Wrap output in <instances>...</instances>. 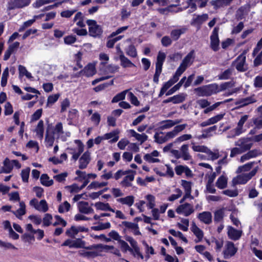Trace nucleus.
I'll return each mask as SVG.
<instances>
[{"label": "nucleus", "instance_id": "38", "mask_svg": "<svg viewBox=\"0 0 262 262\" xmlns=\"http://www.w3.org/2000/svg\"><path fill=\"white\" fill-rule=\"evenodd\" d=\"M246 9V7L245 6H241L237 9L235 14V17L237 20H242L244 18Z\"/></svg>", "mask_w": 262, "mask_h": 262}, {"label": "nucleus", "instance_id": "30", "mask_svg": "<svg viewBox=\"0 0 262 262\" xmlns=\"http://www.w3.org/2000/svg\"><path fill=\"white\" fill-rule=\"evenodd\" d=\"M246 57L244 56L236 65V69L238 72H243L247 70V68L245 67V64L246 63Z\"/></svg>", "mask_w": 262, "mask_h": 262}, {"label": "nucleus", "instance_id": "18", "mask_svg": "<svg viewBox=\"0 0 262 262\" xmlns=\"http://www.w3.org/2000/svg\"><path fill=\"white\" fill-rule=\"evenodd\" d=\"M208 18V15L207 14H203L202 15H198L196 17L193 18L191 22V25L198 24L199 25H202L204 21H206Z\"/></svg>", "mask_w": 262, "mask_h": 262}, {"label": "nucleus", "instance_id": "40", "mask_svg": "<svg viewBox=\"0 0 262 262\" xmlns=\"http://www.w3.org/2000/svg\"><path fill=\"white\" fill-rule=\"evenodd\" d=\"M30 167H27L21 171V177L24 182L27 183L28 182V179L30 175Z\"/></svg>", "mask_w": 262, "mask_h": 262}, {"label": "nucleus", "instance_id": "3", "mask_svg": "<svg viewBox=\"0 0 262 262\" xmlns=\"http://www.w3.org/2000/svg\"><path fill=\"white\" fill-rule=\"evenodd\" d=\"M257 170L258 167L257 166L249 173H242L237 175L236 177L234 178L232 181L233 185L235 186L237 184H245L256 174Z\"/></svg>", "mask_w": 262, "mask_h": 262}, {"label": "nucleus", "instance_id": "13", "mask_svg": "<svg viewBox=\"0 0 262 262\" xmlns=\"http://www.w3.org/2000/svg\"><path fill=\"white\" fill-rule=\"evenodd\" d=\"M198 217L201 222L206 224H210L212 222V214L209 211H204L200 213Z\"/></svg>", "mask_w": 262, "mask_h": 262}, {"label": "nucleus", "instance_id": "58", "mask_svg": "<svg viewBox=\"0 0 262 262\" xmlns=\"http://www.w3.org/2000/svg\"><path fill=\"white\" fill-rule=\"evenodd\" d=\"M0 247L4 248L5 249H14L16 250L17 248L15 247L13 245H12L10 243H6L3 242L2 241H0Z\"/></svg>", "mask_w": 262, "mask_h": 262}, {"label": "nucleus", "instance_id": "41", "mask_svg": "<svg viewBox=\"0 0 262 262\" xmlns=\"http://www.w3.org/2000/svg\"><path fill=\"white\" fill-rule=\"evenodd\" d=\"M9 76V69L8 67L5 68L3 71L2 79H1V85L4 87L6 85L7 83V79Z\"/></svg>", "mask_w": 262, "mask_h": 262}, {"label": "nucleus", "instance_id": "19", "mask_svg": "<svg viewBox=\"0 0 262 262\" xmlns=\"http://www.w3.org/2000/svg\"><path fill=\"white\" fill-rule=\"evenodd\" d=\"M129 133L132 137H135L138 141L142 144L147 140L148 137L145 134H139L137 133L134 129H130Z\"/></svg>", "mask_w": 262, "mask_h": 262}, {"label": "nucleus", "instance_id": "20", "mask_svg": "<svg viewBox=\"0 0 262 262\" xmlns=\"http://www.w3.org/2000/svg\"><path fill=\"white\" fill-rule=\"evenodd\" d=\"M191 231L199 239L198 241L195 240V242L198 243L200 242L203 237L204 233L203 231L198 227L194 222L192 224Z\"/></svg>", "mask_w": 262, "mask_h": 262}, {"label": "nucleus", "instance_id": "27", "mask_svg": "<svg viewBox=\"0 0 262 262\" xmlns=\"http://www.w3.org/2000/svg\"><path fill=\"white\" fill-rule=\"evenodd\" d=\"M126 54L132 57L135 58L137 56V52L135 46L133 45H130L125 49Z\"/></svg>", "mask_w": 262, "mask_h": 262}, {"label": "nucleus", "instance_id": "42", "mask_svg": "<svg viewBox=\"0 0 262 262\" xmlns=\"http://www.w3.org/2000/svg\"><path fill=\"white\" fill-rule=\"evenodd\" d=\"M160 124H163V125L160 127V128L162 130L169 128L174 126L173 124V120H166L162 121L160 122Z\"/></svg>", "mask_w": 262, "mask_h": 262}, {"label": "nucleus", "instance_id": "12", "mask_svg": "<svg viewBox=\"0 0 262 262\" xmlns=\"http://www.w3.org/2000/svg\"><path fill=\"white\" fill-rule=\"evenodd\" d=\"M252 141V138H246L241 139L239 141L241 143L236 144V145L241 146L243 152L249 150L252 146V143H247L249 141Z\"/></svg>", "mask_w": 262, "mask_h": 262}, {"label": "nucleus", "instance_id": "36", "mask_svg": "<svg viewBox=\"0 0 262 262\" xmlns=\"http://www.w3.org/2000/svg\"><path fill=\"white\" fill-rule=\"evenodd\" d=\"M99 224L98 226L91 227V229L95 231H99L108 229L111 227V224L109 222L105 223H99Z\"/></svg>", "mask_w": 262, "mask_h": 262}, {"label": "nucleus", "instance_id": "23", "mask_svg": "<svg viewBox=\"0 0 262 262\" xmlns=\"http://www.w3.org/2000/svg\"><path fill=\"white\" fill-rule=\"evenodd\" d=\"M215 186L219 189H223L227 187V179L226 177L222 175L220 176L216 183Z\"/></svg>", "mask_w": 262, "mask_h": 262}, {"label": "nucleus", "instance_id": "16", "mask_svg": "<svg viewBox=\"0 0 262 262\" xmlns=\"http://www.w3.org/2000/svg\"><path fill=\"white\" fill-rule=\"evenodd\" d=\"M119 133V130L118 129H116L110 133H106L104 135L105 139H110L114 137L110 140V142L111 143H115L117 142L119 139V137L118 136V134Z\"/></svg>", "mask_w": 262, "mask_h": 262}, {"label": "nucleus", "instance_id": "47", "mask_svg": "<svg viewBox=\"0 0 262 262\" xmlns=\"http://www.w3.org/2000/svg\"><path fill=\"white\" fill-rule=\"evenodd\" d=\"M256 102V100L254 99H252L251 97H248L246 98L242 99V102H243V104L239 105L237 108L242 107L245 106L249 104L252 103Z\"/></svg>", "mask_w": 262, "mask_h": 262}, {"label": "nucleus", "instance_id": "46", "mask_svg": "<svg viewBox=\"0 0 262 262\" xmlns=\"http://www.w3.org/2000/svg\"><path fill=\"white\" fill-rule=\"evenodd\" d=\"M59 96V94H56L54 95L49 96L48 98L47 105L48 106L50 104H52L54 103L55 102L57 101Z\"/></svg>", "mask_w": 262, "mask_h": 262}, {"label": "nucleus", "instance_id": "15", "mask_svg": "<svg viewBox=\"0 0 262 262\" xmlns=\"http://www.w3.org/2000/svg\"><path fill=\"white\" fill-rule=\"evenodd\" d=\"M260 153L257 149H253L249 151L247 154L244 155L241 157V162H244L246 160H248L252 158L257 157Z\"/></svg>", "mask_w": 262, "mask_h": 262}, {"label": "nucleus", "instance_id": "43", "mask_svg": "<svg viewBox=\"0 0 262 262\" xmlns=\"http://www.w3.org/2000/svg\"><path fill=\"white\" fill-rule=\"evenodd\" d=\"M146 199L148 201V203L147 204V207L149 209H154V207L155 206V198L154 195L151 194H147L146 196Z\"/></svg>", "mask_w": 262, "mask_h": 262}, {"label": "nucleus", "instance_id": "50", "mask_svg": "<svg viewBox=\"0 0 262 262\" xmlns=\"http://www.w3.org/2000/svg\"><path fill=\"white\" fill-rule=\"evenodd\" d=\"M181 185L184 188L185 191H191L192 182L186 180H182Z\"/></svg>", "mask_w": 262, "mask_h": 262}, {"label": "nucleus", "instance_id": "48", "mask_svg": "<svg viewBox=\"0 0 262 262\" xmlns=\"http://www.w3.org/2000/svg\"><path fill=\"white\" fill-rule=\"evenodd\" d=\"M52 220V216L49 213H46L45 217L43 218V225L46 227L49 226L51 224V221Z\"/></svg>", "mask_w": 262, "mask_h": 262}, {"label": "nucleus", "instance_id": "21", "mask_svg": "<svg viewBox=\"0 0 262 262\" xmlns=\"http://www.w3.org/2000/svg\"><path fill=\"white\" fill-rule=\"evenodd\" d=\"M95 206L97 210L110 211L113 212H115V210L110 207L108 203H104L101 202H98L95 204Z\"/></svg>", "mask_w": 262, "mask_h": 262}, {"label": "nucleus", "instance_id": "29", "mask_svg": "<svg viewBox=\"0 0 262 262\" xmlns=\"http://www.w3.org/2000/svg\"><path fill=\"white\" fill-rule=\"evenodd\" d=\"M224 212L223 209H220L216 210L214 212V221L215 223H219L221 222L224 218Z\"/></svg>", "mask_w": 262, "mask_h": 262}, {"label": "nucleus", "instance_id": "5", "mask_svg": "<svg viewBox=\"0 0 262 262\" xmlns=\"http://www.w3.org/2000/svg\"><path fill=\"white\" fill-rule=\"evenodd\" d=\"M237 248L235 247L233 242L228 241L226 245V249L223 251L224 258L228 259L233 256L237 251Z\"/></svg>", "mask_w": 262, "mask_h": 262}, {"label": "nucleus", "instance_id": "8", "mask_svg": "<svg viewBox=\"0 0 262 262\" xmlns=\"http://www.w3.org/2000/svg\"><path fill=\"white\" fill-rule=\"evenodd\" d=\"M227 234L229 238L233 241L239 239L242 234V231L237 230L232 226H228Z\"/></svg>", "mask_w": 262, "mask_h": 262}, {"label": "nucleus", "instance_id": "35", "mask_svg": "<svg viewBox=\"0 0 262 262\" xmlns=\"http://www.w3.org/2000/svg\"><path fill=\"white\" fill-rule=\"evenodd\" d=\"M233 69L229 68L226 70L224 72L220 74L218 77L219 79L221 80H226L229 79L230 76L232 75Z\"/></svg>", "mask_w": 262, "mask_h": 262}, {"label": "nucleus", "instance_id": "51", "mask_svg": "<svg viewBox=\"0 0 262 262\" xmlns=\"http://www.w3.org/2000/svg\"><path fill=\"white\" fill-rule=\"evenodd\" d=\"M55 218L56 219L57 221L53 224L54 226H56L60 224H61L63 227H66L67 226V222L59 215H56L55 216Z\"/></svg>", "mask_w": 262, "mask_h": 262}, {"label": "nucleus", "instance_id": "55", "mask_svg": "<svg viewBox=\"0 0 262 262\" xmlns=\"http://www.w3.org/2000/svg\"><path fill=\"white\" fill-rule=\"evenodd\" d=\"M122 225H124L126 228L128 229H134L139 228L138 225L137 224L127 221H123L122 222Z\"/></svg>", "mask_w": 262, "mask_h": 262}, {"label": "nucleus", "instance_id": "4", "mask_svg": "<svg viewBox=\"0 0 262 262\" xmlns=\"http://www.w3.org/2000/svg\"><path fill=\"white\" fill-rule=\"evenodd\" d=\"M219 27H215L210 36V48L214 52L219 51L220 39L219 38Z\"/></svg>", "mask_w": 262, "mask_h": 262}, {"label": "nucleus", "instance_id": "59", "mask_svg": "<svg viewBox=\"0 0 262 262\" xmlns=\"http://www.w3.org/2000/svg\"><path fill=\"white\" fill-rule=\"evenodd\" d=\"M130 101L132 104L138 106L140 105V102L137 97L132 92L129 93Z\"/></svg>", "mask_w": 262, "mask_h": 262}, {"label": "nucleus", "instance_id": "9", "mask_svg": "<svg viewBox=\"0 0 262 262\" xmlns=\"http://www.w3.org/2000/svg\"><path fill=\"white\" fill-rule=\"evenodd\" d=\"M52 129L51 124H49L46 128V135H45V142L48 144L49 147H52L53 145L55 137L54 134L50 133V130Z\"/></svg>", "mask_w": 262, "mask_h": 262}, {"label": "nucleus", "instance_id": "25", "mask_svg": "<svg viewBox=\"0 0 262 262\" xmlns=\"http://www.w3.org/2000/svg\"><path fill=\"white\" fill-rule=\"evenodd\" d=\"M40 180L41 184L42 185L45 186L46 187L51 186L54 183L53 180L52 179L49 180V177L46 173L42 174L40 177Z\"/></svg>", "mask_w": 262, "mask_h": 262}, {"label": "nucleus", "instance_id": "56", "mask_svg": "<svg viewBox=\"0 0 262 262\" xmlns=\"http://www.w3.org/2000/svg\"><path fill=\"white\" fill-rule=\"evenodd\" d=\"M188 207H191V205L188 203H186L184 204L179 205L176 211L178 214H183L184 210Z\"/></svg>", "mask_w": 262, "mask_h": 262}, {"label": "nucleus", "instance_id": "49", "mask_svg": "<svg viewBox=\"0 0 262 262\" xmlns=\"http://www.w3.org/2000/svg\"><path fill=\"white\" fill-rule=\"evenodd\" d=\"M76 41L75 35H68L64 37V42L67 45H71Z\"/></svg>", "mask_w": 262, "mask_h": 262}, {"label": "nucleus", "instance_id": "17", "mask_svg": "<svg viewBox=\"0 0 262 262\" xmlns=\"http://www.w3.org/2000/svg\"><path fill=\"white\" fill-rule=\"evenodd\" d=\"M3 164L4 167L2 168L1 171H0V173H10L13 168V165L11 161L9 159V158H6L3 162Z\"/></svg>", "mask_w": 262, "mask_h": 262}, {"label": "nucleus", "instance_id": "26", "mask_svg": "<svg viewBox=\"0 0 262 262\" xmlns=\"http://www.w3.org/2000/svg\"><path fill=\"white\" fill-rule=\"evenodd\" d=\"M255 162H251L243 166H240L237 169L236 173H240L243 172L249 171L252 168Z\"/></svg>", "mask_w": 262, "mask_h": 262}, {"label": "nucleus", "instance_id": "10", "mask_svg": "<svg viewBox=\"0 0 262 262\" xmlns=\"http://www.w3.org/2000/svg\"><path fill=\"white\" fill-rule=\"evenodd\" d=\"M103 33L101 26L97 25L89 28V34L93 37H100Z\"/></svg>", "mask_w": 262, "mask_h": 262}, {"label": "nucleus", "instance_id": "11", "mask_svg": "<svg viewBox=\"0 0 262 262\" xmlns=\"http://www.w3.org/2000/svg\"><path fill=\"white\" fill-rule=\"evenodd\" d=\"M233 0H212L210 4L213 6L215 10L221 7L229 6Z\"/></svg>", "mask_w": 262, "mask_h": 262}, {"label": "nucleus", "instance_id": "63", "mask_svg": "<svg viewBox=\"0 0 262 262\" xmlns=\"http://www.w3.org/2000/svg\"><path fill=\"white\" fill-rule=\"evenodd\" d=\"M125 239L128 242L132 247L134 250L135 249L137 248L138 247L137 242L131 236H126L125 237Z\"/></svg>", "mask_w": 262, "mask_h": 262}, {"label": "nucleus", "instance_id": "39", "mask_svg": "<svg viewBox=\"0 0 262 262\" xmlns=\"http://www.w3.org/2000/svg\"><path fill=\"white\" fill-rule=\"evenodd\" d=\"M89 205V203L84 201H80L78 203V209L80 213L86 214L88 212L87 207Z\"/></svg>", "mask_w": 262, "mask_h": 262}, {"label": "nucleus", "instance_id": "57", "mask_svg": "<svg viewBox=\"0 0 262 262\" xmlns=\"http://www.w3.org/2000/svg\"><path fill=\"white\" fill-rule=\"evenodd\" d=\"M193 53V51H192L190 53H189L183 59L182 63L181 64H182L184 66H185V67H187L188 64L190 62L191 58L192 57V54Z\"/></svg>", "mask_w": 262, "mask_h": 262}, {"label": "nucleus", "instance_id": "53", "mask_svg": "<svg viewBox=\"0 0 262 262\" xmlns=\"http://www.w3.org/2000/svg\"><path fill=\"white\" fill-rule=\"evenodd\" d=\"M13 112V107L10 102H7L5 105L4 114L6 116L10 115Z\"/></svg>", "mask_w": 262, "mask_h": 262}, {"label": "nucleus", "instance_id": "60", "mask_svg": "<svg viewBox=\"0 0 262 262\" xmlns=\"http://www.w3.org/2000/svg\"><path fill=\"white\" fill-rule=\"evenodd\" d=\"M42 112L41 108L36 110L31 116V121L38 120L41 116Z\"/></svg>", "mask_w": 262, "mask_h": 262}, {"label": "nucleus", "instance_id": "6", "mask_svg": "<svg viewBox=\"0 0 262 262\" xmlns=\"http://www.w3.org/2000/svg\"><path fill=\"white\" fill-rule=\"evenodd\" d=\"M31 0H10L9 3L8 9L13 10L16 8L20 9L28 6Z\"/></svg>", "mask_w": 262, "mask_h": 262}, {"label": "nucleus", "instance_id": "34", "mask_svg": "<svg viewBox=\"0 0 262 262\" xmlns=\"http://www.w3.org/2000/svg\"><path fill=\"white\" fill-rule=\"evenodd\" d=\"M78 232V228H76L74 226H72L70 229L67 230L66 234L72 238H75V235L77 234Z\"/></svg>", "mask_w": 262, "mask_h": 262}, {"label": "nucleus", "instance_id": "44", "mask_svg": "<svg viewBox=\"0 0 262 262\" xmlns=\"http://www.w3.org/2000/svg\"><path fill=\"white\" fill-rule=\"evenodd\" d=\"M51 133L54 135L55 134H58L59 135L63 134L62 123L60 122H58Z\"/></svg>", "mask_w": 262, "mask_h": 262}, {"label": "nucleus", "instance_id": "28", "mask_svg": "<svg viewBox=\"0 0 262 262\" xmlns=\"http://www.w3.org/2000/svg\"><path fill=\"white\" fill-rule=\"evenodd\" d=\"M185 29H174L171 31L170 35L173 40H177L180 37L181 35L184 33Z\"/></svg>", "mask_w": 262, "mask_h": 262}, {"label": "nucleus", "instance_id": "61", "mask_svg": "<svg viewBox=\"0 0 262 262\" xmlns=\"http://www.w3.org/2000/svg\"><path fill=\"white\" fill-rule=\"evenodd\" d=\"M172 43V40L168 36H165L161 39V43L163 46L167 47L169 46Z\"/></svg>", "mask_w": 262, "mask_h": 262}, {"label": "nucleus", "instance_id": "14", "mask_svg": "<svg viewBox=\"0 0 262 262\" xmlns=\"http://www.w3.org/2000/svg\"><path fill=\"white\" fill-rule=\"evenodd\" d=\"M119 59L120 60V65L124 68L136 67V65L125 57L124 54L119 55Z\"/></svg>", "mask_w": 262, "mask_h": 262}, {"label": "nucleus", "instance_id": "52", "mask_svg": "<svg viewBox=\"0 0 262 262\" xmlns=\"http://www.w3.org/2000/svg\"><path fill=\"white\" fill-rule=\"evenodd\" d=\"M192 149L195 151L202 152L208 154L209 149L205 146L196 145L192 147Z\"/></svg>", "mask_w": 262, "mask_h": 262}, {"label": "nucleus", "instance_id": "37", "mask_svg": "<svg viewBox=\"0 0 262 262\" xmlns=\"http://www.w3.org/2000/svg\"><path fill=\"white\" fill-rule=\"evenodd\" d=\"M84 69L86 72V76L88 77L93 75L96 72L95 65L91 63L85 67Z\"/></svg>", "mask_w": 262, "mask_h": 262}, {"label": "nucleus", "instance_id": "24", "mask_svg": "<svg viewBox=\"0 0 262 262\" xmlns=\"http://www.w3.org/2000/svg\"><path fill=\"white\" fill-rule=\"evenodd\" d=\"M134 196L133 195H128L125 198H122L117 199V201L122 204L128 205L129 207L132 206L134 203Z\"/></svg>", "mask_w": 262, "mask_h": 262}, {"label": "nucleus", "instance_id": "1", "mask_svg": "<svg viewBox=\"0 0 262 262\" xmlns=\"http://www.w3.org/2000/svg\"><path fill=\"white\" fill-rule=\"evenodd\" d=\"M85 244L86 243L84 241L82 240L80 238H78L74 241L67 239L61 244V246H68L70 248H82L89 250L100 249V251H102V250L114 248V246L104 245L102 244H93L89 246H85Z\"/></svg>", "mask_w": 262, "mask_h": 262}, {"label": "nucleus", "instance_id": "7", "mask_svg": "<svg viewBox=\"0 0 262 262\" xmlns=\"http://www.w3.org/2000/svg\"><path fill=\"white\" fill-rule=\"evenodd\" d=\"M90 161L91 153L88 150H87L83 154L82 156L79 159V169H83L86 168Z\"/></svg>", "mask_w": 262, "mask_h": 262}, {"label": "nucleus", "instance_id": "45", "mask_svg": "<svg viewBox=\"0 0 262 262\" xmlns=\"http://www.w3.org/2000/svg\"><path fill=\"white\" fill-rule=\"evenodd\" d=\"M21 238L22 241L25 243H30L31 241H35L34 236L27 233H24L23 235H22L21 236Z\"/></svg>", "mask_w": 262, "mask_h": 262}, {"label": "nucleus", "instance_id": "2", "mask_svg": "<svg viewBox=\"0 0 262 262\" xmlns=\"http://www.w3.org/2000/svg\"><path fill=\"white\" fill-rule=\"evenodd\" d=\"M194 91L196 92L197 96L199 97H207L219 93L220 90L218 84L213 83L195 88Z\"/></svg>", "mask_w": 262, "mask_h": 262}, {"label": "nucleus", "instance_id": "22", "mask_svg": "<svg viewBox=\"0 0 262 262\" xmlns=\"http://www.w3.org/2000/svg\"><path fill=\"white\" fill-rule=\"evenodd\" d=\"M118 243L120 245L121 251L123 253H126L127 251H128L132 254H133L134 256H135V254L134 253L133 249L130 248L126 242L121 239L119 241Z\"/></svg>", "mask_w": 262, "mask_h": 262}, {"label": "nucleus", "instance_id": "31", "mask_svg": "<svg viewBox=\"0 0 262 262\" xmlns=\"http://www.w3.org/2000/svg\"><path fill=\"white\" fill-rule=\"evenodd\" d=\"M128 90L123 91L115 95L112 100V103H116L122 101L125 98V95Z\"/></svg>", "mask_w": 262, "mask_h": 262}, {"label": "nucleus", "instance_id": "62", "mask_svg": "<svg viewBox=\"0 0 262 262\" xmlns=\"http://www.w3.org/2000/svg\"><path fill=\"white\" fill-rule=\"evenodd\" d=\"M67 176H68V173L67 172H64L61 173L60 174L55 175L53 177V178L57 182H62L65 180V179Z\"/></svg>", "mask_w": 262, "mask_h": 262}, {"label": "nucleus", "instance_id": "33", "mask_svg": "<svg viewBox=\"0 0 262 262\" xmlns=\"http://www.w3.org/2000/svg\"><path fill=\"white\" fill-rule=\"evenodd\" d=\"M107 184L108 183L107 182L99 183L97 181H93L87 187V189L89 190L92 188L97 189L98 188H101L106 186Z\"/></svg>", "mask_w": 262, "mask_h": 262}, {"label": "nucleus", "instance_id": "54", "mask_svg": "<svg viewBox=\"0 0 262 262\" xmlns=\"http://www.w3.org/2000/svg\"><path fill=\"white\" fill-rule=\"evenodd\" d=\"M222 193L226 195L227 196H229L230 197H235L238 195V191L237 189H235L234 190H230V189H227L225 190H224Z\"/></svg>", "mask_w": 262, "mask_h": 262}, {"label": "nucleus", "instance_id": "32", "mask_svg": "<svg viewBox=\"0 0 262 262\" xmlns=\"http://www.w3.org/2000/svg\"><path fill=\"white\" fill-rule=\"evenodd\" d=\"M187 95L185 93H181L172 96L173 103L178 104L185 101Z\"/></svg>", "mask_w": 262, "mask_h": 262}, {"label": "nucleus", "instance_id": "64", "mask_svg": "<svg viewBox=\"0 0 262 262\" xmlns=\"http://www.w3.org/2000/svg\"><path fill=\"white\" fill-rule=\"evenodd\" d=\"M254 86L255 88H262V76H256L254 80Z\"/></svg>", "mask_w": 262, "mask_h": 262}]
</instances>
